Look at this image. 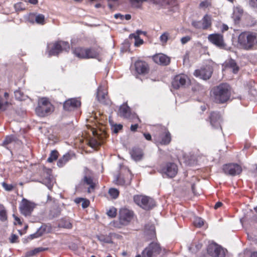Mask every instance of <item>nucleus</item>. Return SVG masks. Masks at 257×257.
Wrapping results in <instances>:
<instances>
[{
    "instance_id": "nucleus-9",
    "label": "nucleus",
    "mask_w": 257,
    "mask_h": 257,
    "mask_svg": "<svg viewBox=\"0 0 257 257\" xmlns=\"http://www.w3.org/2000/svg\"><path fill=\"white\" fill-rule=\"evenodd\" d=\"M35 206L36 204L34 202L24 198L20 203L19 208L21 213L27 216L31 215Z\"/></svg>"
},
{
    "instance_id": "nucleus-16",
    "label": "nucleus",
    "mask_w": 257,
    "mask_h": 257,
    "mask_svg": "<svg viewBox=\"0 0 257 257\" xmlns=\"http://www.w3.org/2000/svg\"><path fill=\"white\" fill-rule=\"evenodd\" d=\"M209 41L218 47L222 48L224 46L223 36L218 34H210L208 36Z\"/></svg>"
},
{
    "instance_id": "nucleus-43",
    "label": "nucleus",
    "mask_w": 257,
    "mask_h": 257,
    "mask_svg": "<svg viewBox=\"0 0 257 257\" xmlns=\"http://www.w3.org/2000/svg\"><path fill=\"white\" fill-rule=\"evenodd\" d=\"M169 36V34L168 32L164 33L160 37V40L163 44H165Z\"/></svg>"
},
{
    "instance_id": "nucleus-28",
    "label": "nucleus",
    "mask_w": 257,
    "mask_h": 257,
    "mask_svg": "<svg viewBox=\"0 0 257 257\" xmlns=\"http://www.w3.org/2000/svg\"><path fill=\"white\" fill-rule=\"evenodd\" d=\"M58 226L67 229L72 228V224L68 219H62L59 222Z\"/></svg>"
},
{
    "instance_id": "nucleus-8",
    "label": "nucleus",
    "mask_w": 257,
    "mask_h": 257,
    "mask_svg": "<svg viewBox=\"0 0 257 257\" xmlns=\"http://www.w3.org/2000/svg\"><path fill=\"white\" fill-rule=\"evenodd\" d=\"M178 171V166L174 163H168L163 165L160 169V172L164 176H165L168 178L174 177L177 174Z\"/></svg>"
},
{
    "instance_id": "nucleus-35",
    "label": "nucleus",
    "mask_w": 257,
    "mask_h": 257,
    "mask_svg": "<svg viewBox=\"0 0 257 257\" xmlns=\"http://www.w3.org/2000/svg\"><path fill=\"white\" fill-rule=\"evenodd\" d=\"M45 229L44 228H43V227H40L36 233L32 234L30 235L31 239L38 238L42 236L44 232H45Z\"/></svg>"
},
{
    "instance_id": "nucleus-56",
    "label": "nucleus",
    "mask_w": 257,
    "mask_h": 257,
    "mask_svg": "<svg viewBox=\"0 0 257 257\" xmlns=\"http://www.w3.org/2000/svg\"><path fill=\"white\" fill-rule=\"evenodd\" d=\"M47 249H48L47 248H43V247H38V248H35V251L36 252V253H38L39 252L45 251V250H46Z\"/></svg>"
},
{
    "instance_id": "nucleus-41",
    "label": "nucleus",
    "mask_w": 257,
    "mask_h": 257,
    "mask_svg": "<svg viewBox=\"0 0 257 257\" xmlns=\"http://www.w3.org/2000/svg\"><path fill=\"white\" fill-rule=\"evenodd\" d=\"M8 105L9 103L7 100H3L0 96V110H5Z\"/></svg>"
},
{
    "instance_id": "nucleus-42",
    "label": "nucleus",
    "mask_w": 257,
    "mask_h": 257,
    "mask_svg": "<svg viewBox=\"0 0 257 257\" xmlns=\"http://www.w3.org/2000/svg\"><path fill=\"white\" fill-rule=\"evenodd\" d=\"M106 213L108 216L112 218L114 217L116 215V209L112 207L107 211Z\"/></svg>"
},
{
    "instance_id": "nucleus-5",
    "label": "nucleus",
    "mask_w": 257,
    "mask_h": 257,
    "mask_svg": "<svg viewBox=\"0 0 257 257\" xmlns=\"http://www.w3.org/2000/svg\"><path fill=\"white\" fill-rule=\"evenodd\" d=\"M70 49V46L68 42L63 41L56 42L53 44L50 50L49 55L56 56L62 51H68Z\"/></svg>"
},
{
    "instance_id": "nucleus-40",
    "label": "nucleus",
    "mask_w": 257,
    "mask_h": 257,
    "mask_svg": "<svg viewBox=\"0 0 257 257\" xmlns=\"http://www.w3.org/2000/svg\"><path fill=\"white\" fill-rule=\"evenodd\" d=\"M194 224L198 227H200L204 224L203 220L200 217H196L194 221Z\"/></svg>"
},
{
    "instance_id": "nucleus-27",
    "label": "nucleus",
    "mask_w": 257,
    "mask_h": 257,
    "mask_svg": "<svg viewBox=\"0 0 257 257\" xmlns=\"http://www.w3.org/2000/svg\"><path fill=\"white\" fill-rule=\"evenodd\" d=\"M249 37L251 49H253L257 46V34L255 33H249Z\"/></svg>"
},
{
    "instance_id": "nucleus-47",
    "label": "nucleus",
    "mask_w": 257,
    "mask_h": 257,
    "mask_svg": "<svg viewBox=\"0 0 257 257\" xmlns=\"http://www.w3.org/2000/svg\"><path fill=\"white\" fill-rule=\"evenodd\" d=\"M122 128V125L121 124H115L113 126V132L114 133H117L118 132V131L120 130H121Z\"/></svg>"
},
{
    "instance_id": "nucleus-12",
    "label": "nucleus",
    "mask_w": 257,
    "mask_h": 257,
    "mask_svg": "<svg viewBox=\"0 0 257 257\" xmlns=\"http://www.w3.org/2000/svg\"><path fill=\"white\" fill-rule=\"evenodd\" d=\"M133 212L127 209H121L119 211V220L121 224L126 225L132 220L133 217Z\"/></svg>"
},
{
    "instance_id": "nucleus-25",
    "label": "nucleus",
    "mask_w": 257,
    "mask_h": 257,
    "mask_svg": "<svg viewBox=\"0 0 257 257\" xmlns=\"http://www.w3.org/2000/svg\"><path fill=\"white\" fill-rule=\"evenodd\" d=\"M171 141V134L168 131H166L161 136V140L160 143L161 145H168Z\"/></svg>"
},
{
    "instance_id": "nucleus-17",
    "label": "nucleus",
    "mask_w": 257,
    "mask_h": 257,
    "mask_svg": "<svg viewBox=\"0 0 257 257\" xmlns=\"http://www.w3.org/2000/svg\"><path fill=\"white\" fill-rule=\"evenodd\" d=\"M212 74L211 69L207 67L206 68H201L200 69L196 70L194 72V75L204 80L209 79Z\"/></svg>"
},
{
    "instance_id": "nucleus-20",
    "label": "nucleus",
    "mask_w": 257,
    "mask_h": 257,
    "mask_svg": "<svg viewBox=\"0 0 257 257\" xmlns=\"http://www.w3.org/2000/svg\"><path fill=\"white\" fill-rule=\"evenodd\" d=\"M211 125L214 128H221L220 122L221 121V115L217 112H212L209 116Z\"/></svg>"
},
{
    "instance_id": "nucleus-57",
    "label": "nucleus",
    "mask_w": 257,
    "mask_h": 257,
    "mask_svg": "<svg viewBox=\"0 0 257 257\" xmlns=\"http://www.w3.org/2000/svg\"><path fill=\"white\" fill-rule=\"evenodd\" d=\"M138 127V124L137 123L135 124H132L131 126V130L133 132H135L137 130Z\"/></svg>"
},
{
    "instance_id": "nucleus-63",
    "label": "nucleus",
    "mask_w": 257,
    "mask_h": 257,
    "mask_svg": "<svg viewBox=\"0 0 257 257\" xmlns=\"http://www.w3.org/2000/svg\"><path fill=\"white\" fill-rule=\"evenodd\" d=\"M29 2L32 4L35 5L37 4L38 0H29Z\"/></svg>"
},
{
    "instance_id": "nucleus-46",
    "label": "nucleus",
    "mask_w": 257,
    "mask_h": 257,
    "mask_svg": "<svg viewBox=\"0 0 257 257\" xmlns=\"http://www.w3.org/2000/svg\"><path fill=\"white\" fill-rule=\"evenodd\" d=\"M116 183L119 185H123L126 183L125 179L121 177V176H119L117 177L116 180Z\"/></svg>"
},
{
    "instance_id": "nucleus-7",
    "label": "nucleus",
    "mask_w": 257,
    "mask_h": 257,
    "mask_svg": "<svg viewBox=\"0 0 257 257\" xmlns=\"http://www.w3.org/2000/svg\"><path fill=\"white\" fill-rule=\"evenodd\" d=\"M118 114L120 116L130 119L133 122L141 121L136 113L131 112L130 108L126 103H123L120 106Z\"/></svg>"
},
{
    "instance_id": "nucleus-2",
    "label": "nucleus",
    "mask_w": 257,
    "mask_h": 257,
    "mask_svg": "<svg viewBox=\"0 0 257 257\" xmlns=\"http://www.w3.org/2000/svg\"><path fill=\"white\" fill-rule=\"evenodd\" d=\"M54 107L49 99L45 97L41 98L38 101V105L35 111L40 116H45L53 112Z\"/></svg>"
},
{
    "instance_id": "nucleus-32",
    "label": "nucleus",
    "mask_w": 257,
    "mask_h": 257,
    "mask_svg": "<svg viewBox=\"0 0 257 257\" xmlns=\"http://www.w3.org/2000/svg\"><path fill=\"white\" fill-rule=\"evenodd\" d=\"M243 13L242 10L236 9L234 10L233 14V18L235 22L239 21L240 19L241 16Z\"/></svg>"
},
{
    "instance_id": "nucleus-53",
    "label": "nucleus",
    "mask_w": 257,
    "mask_h": 257,
    "mask_svg": "<svg viewBox=\"0 0 257 257\" xmlns=\"http://www.w3.org/2000/svg\"><path fill=\"white\" fill-rule=\"evenodd\" d=\"M37 254L36 252L35 251V249L30 251H29L26 252V256L27 257H30L31 256H33L35 254Z\"/></svg>"
},
{
    "instance_id": "nucleus-33",
    "label": "nucleus",
    "mask_w": 257,
    "mask_h": 257,
    "mask_svg": "<svg viewBox=\"0 0 257 257\" xmlns=\"http://www.w3.org/2000/svg\"><path fill=\"white\" fill-rule=\"evenodd\" d=\"M84 181L87 184L90 185V187L88 189V192H90L91 190L94 188V184L93 183V180L90 177L85 176L84 178Z\"/></svg>"
},
{
    "instance_id": "nucleus-21",
    "label": "nucleus",
    "mask_w": 257,
    "mask_h": 257,
    "mask_svg": "<svg viewBox=\"0 0 257 257\" xmlns=\"http://www.w3.org/2000/svg\"><path fill=\"white\" fill-rule=\"evenodd\" d=\"M135 69L140 74H146L149 72V68L148 64L142 61H138L135 64Z\"/></svg>"
},
{
    "instance_id": "nucleus-22",
    "label": "nucleus",
    "mask_w": 257,
    "mask_h": 257,
    "mask_svg": "<svg viewBox=\"0 0 257 257\" xmlns=\"http://www.w3.org/2000/svg\"><path fill=\"white\" fill-rule=\"evenodd\" d=\"M153 59L155 63L163 65H167L170 62V58L163 54L155 55Z\"/></svg>"
},
{
    "instance_id": "nucleus-4",
    "label": "nucleus",
    "mask_w": 257,
    "mask_h": 257,
    "mask_svg": "<svg viewBox=\"0 0 257 257\" xmlns=\"http://www.w3.org/2000/svg\"><path fill=\"white\" fill-rule=\"evenodd\" d=\"M134 200L137 204L146 210L152 209L155 206L154 200L147 196L135 195Z\"/></svg>"
},
{
    "instance_id": "nucleus-58",
    "label": "nucleus",
    "mask_w": 257,
    "mask_h": 257,
    "mask_svg": "<svg viewBox=\"0 0 257 257\" xmlns=\"http://www.w3.org/2000/svg\"><path fill=\"white\" fill-rule=\"evenodd\" d=\"M114 18L116 19L119 18L121 20H123L124 18V16L121 15L120 14H116L114 15Z\"/></svg>"
},
{
    "instance_id": "nucleus-49",
    "label": "nucleus",
    "mask_w": 257,
    "mask_h": 257,
    "mask_svg": "<svg viewBox=\"0 0 257 257\" xmlns=\"http://www.w3.org/2000/svg\"><path fill=\"white\" fill-rule=\"evenodd\" d=\"M81 206L83 208L87 207L89 205V201L88 200L82 199Z\"/></svg>"
},
{
    "instance_id": "nucleus-13",
    "label": "nucleus",
    "mask_w": 257,
    "mask_h": 257,
    "mask_svg": "<svg viewBox=\"0 0 257 257\" xmlns=\"http://www.w3.org/2000/svg\"><path fill=\"white\" fill-rule=\"evenodd\" d=\"M238 41L240 47L246 50H251L249 33H242L238 37Z\"/></svg>"
},
{
    "instance_id": "nucleus-24",
    "label": "nucleus",
    "mask_w": 257,
    "mask_h": 257,
    "mask_svg": "<svg viewBox=\"0 0 257 257\" xmlns=\"http://www.w3.org/2000/svg\"><path fill=\"white\" fill-rule=\"evenodd\" d=\"M18 139L14 135L7 136L3 142L2 146L6 147L9 144L13 143H18Z\"/></svg>"
},
{
    "instance_id": "nucleus-59",
    "label": "nucleus",
    "mask_w": 257,
    "mask_h": 257,
    "mask_svg": "<svg viewBox=\"0 0 257 257\" xmlns=\"http://www.w3.org/2000/svg\"><path fill=\"white\" fill-rule=\"evenodd\" d=\"M144 136L146 140L150 141L151 140L152 137L150 134H144Z\"/></svg>"
},
{
    "instance_id": "nucleus-6",
    "label": "nucleus",
    "mask_w": 257,
    "mask_h": 257,
    "mask_svg": "<svg viewBox=\"0 0 257 257\" xmlns=\"http://www.w3.org/2000/svg\"><path fill=\"white\" fill-rule=\"evenodd\" d=\"M162 251L160 245L152 242L142 252V257H158Z\"/></svg>"
},
{
    "instance_id": "nucleus-51",
    "label": "nucleus",
    "mask_w": 257,
    "mask_h": 257,
    "mask_svg": "<svg viewBox=\"0 0 257 257\" xmlns=\"http://www.w3.org/2000/svg\"><path fill=\"white\" fill-rule=\"evenodd\" d=\"M23 3H19L16 4L15 5V8L16 10H17L18 11L22 10L24 9V8H23Z\"/></svg>"
},
{
    "instance_id": "nucleus-31",
    "label": "nucleus",
    "mask_w": 257,
    "mask_h": 257,
    "mask_svg": "<svg viewBox=\"0 0 257 257\" xmlns=\"http://www.w3.org/2000/svg\"><path fill=\"white\" fill-rule=\"evenodd\" d=\"M70 159L69 155H65L62 158H60L58 162L57 165L59 167H63Z\"/></svg>"
},
{
    "instance_id": "nucleus-62",
    "label": "nucleus",
    "mask_w": 257,
    "mask_h": 257,
    "mask_svg": "<svg viewBox=\"0 0 257 257\" xmlns=\"http://www.w3.org/2000/svg\"><path fill=\"white\" fill-rule=\"evenodd\" d=\"M228 29V27L226 25L223 24L222 25V31H227Z\"/></svg>"
},
{
    "instance_id": "nucleus-26",
    "label": "nucleus",
    "mask_w": 257,
    "mask_h": 257,
    "mask_svg": "<svg viewBox=\"0 0 257 257\" xmlns=\"http://www.w3.org/2000/svg\"><path fill=\"white\" fill-rule=\"evenodd\" d=\"M96 238L102 243H110L112 242L111 238L109 235L100 234L96 235Z\"/></svg>"
},
{
    "instance_id": "nucleus-54",
    "label": "nucleus",
    "mask_w": 257,
    "mask_h": 257,
    "mask_svg": "<svg viewBox=\"0 0 257 257\" xmlns=\"http://www.w3.org/2000/svg\"><path fill=\"white\" fill-rule=\"evenodd\" d=\"M150 233L152 237H155V227L153 225H151L150 226Z\"/></svg>"
},
{
    "instance_id": "nucleus-44",
    "label": "nucleus",
    "mask_w": 257,
    "mask_h": 257,
    "mask_svg": "<svg viewBox=\"0 0 257 257\" xmlns=\"http://www.w3.org/2000/svg\"><path fill=\"white\" fill-rule=\"evenodd\" d=\"M2 186L6 191H11L14 188V186L13 185L8 184L5 182L2 183Z\"/></svg>"
},
{
    "instance_id": "nucleus-55",
    "label": "nucleus",
    "mask_w": 257,
    "mask_h": 257,
    "mask_svg": "<svg viewBox=\"0 0 257 257\" xmlns=\"http://www.w3.org/2000/svg\"><path fill=\"white\" fill-rule=\"evenodd\" d=\"M17 239H18L17 235H16V234H12L11 237V238H10L11 242L12 243L16 242H17Z\"/></svg>"
},
{
    "instance_id": "nucleus-61",
    "label": "nucleus",
    "mask_w": 257,
    "mask_h": 257,
    "mask_svg": "<svg viewBox=\"0 0 257 257\" xmlns=\"http://www.w3.org/2000/svg\"><path fill=\"white\" fill-rule=\"evenodd\" d=\"M222 205V203L221 202H217L215 206H214V209H217L218 208L220 207Z\"/></svg>"
},
{
    "instance_id": "nucleus-60",
    "label": "nucleus",
    "mask_w": 257,
    "mask_h": 257,
    "mask_svg": "<svg viewBox=\"0 0 257 257\" xmlns=\"http://www.w3.org/2000/svg\"><path fill=\"white\" fill-rule=\"evenodd\" d=\"M13 216L14 218H15V220L17 222V223L18 224H22L21 220H20V219L18 217L16 216L15 214H13Z\"/></svg>"
},
{
    "instance_id": "nucleus-19",
    "label": "nucleus",
    "mask_w": 257,
    "mask_h": 257,
    "mask_svg": "<svg viewBox=\"0 0 257 257\" xmlns=\"http://www.w3.org/2000/svg\"><path fill=\"white\" fill-rule=\"evenodd\" d=\"M107 92L104 87L99 86L97 89V98L101 103L108 104L109 100L107 98Z\"/></svg>"
},
{
    "instance_id": "nucleus-18",
    "label": "nucleus",
    "mask_w": 257,
    "mask_h": 257,
    "mask_svg": "<svg viewBox=\"0 0 257 257\" xmlns=\"http://www.w3.org/2000/svg\"><path fill=\"white\" fill-rule=\"evenodd\" d=\"M80 101L76 98H71L65 101L64 103V109L67 111H71L75 108L80 106Z\"/></svg>"
},
{
    "instance_id": "nucleus-45",
    "label": "nucleus",
    "mask_w": 257,
    "mask_h": 257,
    "mask_svg": "<svg viewBox=\"0 0 257 257\" xmlns=\"http://www.w3.org/2000/svg\"><path fill=\"white\" fill-rule=\"evenodd\" d=\"M43 183L46 184L49 189H51V188L52 187V186L51 184L52 179L50 178V177H49L48 178H46L45 179H44Z\"/></svg>"
},
{
    "instance_id": "nucleus-29",
    "label": "nucleus",
    "mask_w": 257,
    "mask_h": 257,
    "mask_svg": "<svg viewBox=\"0 0 257 257\" xmlns=\"http://www.w3.org/2000/svg\"><path fill=\"white\" fill-rule=\"evenodd\" d=\"M226 67L231 69L234 73H236L239 70V67L237 66L235 61L233 60H230L226 64Z\"/></svg>"
},
{
    "instance_id": "nucleus-10",
    "label": "nucleus",
    "mask_w": 257,
    "mask_h": 257,
    "mask_svg": "<svg viewBox=\"0 0 257 257\" xmlns=\"http://www.w3.org/2000/svg\"><path fill=\"white\" fill-rule=\"evenodd\" d=\"M211 24V17L208 15H205L201 21H194L192 22V25L194 28L203 30H206L210 28Z\"/></svg>"
},
{
    "instance_id": "nucleus-36",
    "label": "nucleus",
    "mask_w": 257,
    "mask_h": 257,
    "mask_svg": "<svg viewBox=\"0 0 257 257\" xmlns=\"http://www.w3.org/2000/svg\"><path fill=\"white\" fill-rule=\"evenodd\" d=\"M58 153L57 151H53L51 152L50 156L47 159L48 162L51 163L56 160L58 158Z\"/></svg>"
},
{
    "instance_id": "nucleus-3",
    "label": "nucleus",
    "mask_w": 257,
    "mask_h": 257,
    "mask_svg": "<svg viewBox=\"0 0 257 257\" xmlns=\"http://www.w3.org/2000/svg\"><path fill=\"white\" fill-rule=\"evenodd\" d=\"M72 51L75 56L81 59L94 58L98 56V53L94 49L78 47L73 49Z\"/></svg>"
},
{
    "instance_id": "nucleus-34",
    "label": "nucleus",
    "mask_w": 257,
    "mask_h": 257,
    "mask_svg": "<svg viewBox=\"0 0 257 257\" xmlns=\"http://www.w3.org/2000/svg\"><path fill=\"white\" fill-rule=\"evenodd\" d=\"M7 219L6 210L3 205L0 204V220L4 221Z\"/></svg>"
},
{
    "instance_id": "nucleus-39",
    "label": "nucleus",
    "mask_w": 257,
    "mask_h": 257,
    "mask_svg": "<svg viewBox=\"0 0 257 257\" xmlns=\"http://www.w3.org/2000/svg\"><path fill=\"white\" fill-rule=\"evenodd\" d=\"M89 146L92 148H96L100 145V143L95 139H91L89 141Z\"/></svg>"
},
{
    "instance_id": "nucleus-11",
    "label": "nucleus",
    "mask_w": 257,
    "mask_h": 257,
    "mask_svg": "<svg viewBox=\"0 0 257 257\" xmlns=\"http://www.w3.org/2000/svg\"><path fill=\"white\" fill-rule=\"evenodd\" d=\"M208 254L215 257H224L225 253L223 249L215 243H212L207 247Z\"/></svg>"
},
{
    "instance_id": "nucleus-14",
    "label": "nucleus",
    "mask_w": 257,
    "mask_h": 257,
    "mask_svg": "<svg viewBox=\"0 0 257 257\" xmlns=\"http://www.w3.org/2000/svg\"><path fill=\"white\" fill-rule=\"evenodd\" d=\"M189 82L187 76L184 74L176 75L172 82V86L175 89H178L181 87L185 86Z\"/></svg>"
},
{
    "instance_id": "nucleus-15",
    "label": "nucleus",
    "mask_w": 257,
    "mask_h": 257,
    "mask_svg": "<svg viewBox=\"0 0 257 257\" xmlns=\"http://www.w3.org/2000/svg\"><path fill=\"white\" fill-rule=\"evenodd\" d=\"M223 169L225 174L232 176L238 175L242 171L241 167L236 164L225 165L224 166Z\"/></svg>"
},
{
    "instance_id": "nucleus-64",
    "label": "nucleus",
    "mask_w": 257,
    "mask_h": 257,
    "mask_svg": "<svg viewBox=\"0 0 257 257\" xmlns=\"http://www.w3.org/2000/svg\"><path fill=\"white\" fill-rule=\"evenodd\" d=\"M250 257H257V252H252Z\"/></svg>"
},
{
    "instance_id": "nucleus-48",
    "label": "nucleus",
    "mask_w": 257,
    "mask_h": 257,
    "mask_svg": "<svg viewBox=\"0 0 257 257\" xmlns=\"http://www.w3.org/2000/svg\"><path fill=\"white\" fill-rule=\"evenodd\" d=\"M191 40V37L189 36L182 37L181 39V43L184 45L188 42Z\"/></svg>"
},
{
    "instance_id": "nucleus-23",
    "label": "nucleus",
    "mask_w": 257,
    "mask_h": 257,
    "mask_svg": "<svg viewBox=\"0 0 257 257\" xmlns=\"http://www.w3.org/2000/svg\"><path fill=\"white\" fill-rule=\"evenodd\" d=\"M131 155L135 161L140 160L143 156L142 151L139 148H134L131 152Z\"/></svg>"
},
{
    "instance_id": "nucleus-1",
    "label": "nucleus",
    "mask_w": 257,
    "mask_h": 257,
    "mask_svg": "<svg viewBox=\"0 0 257 257\" xmlns=\"http://www.w3.org/2000/svg\"><path fill=\"white\" fill-rule=\"evenodd\" d=\"M214 101L218 103L227 101L230 96V87L226 83H222L215 87L213 90Z\"/></svg>"
},
{
    "instance_id": "nucleus-30",
    "label": "nucleus",
    "mask_w": 257,
    "mask_h": 257,
    "mask_svg": "<svg viewBox=\"0 0 257 257\" xmlns=\"http://www.w3.org/2000/svg\"><path fill=\"white\" fill-rule=\"evenodd\" d=\"M130 38L131 39L134 38L135 39V46L136 47L139 46L144 42L143 40L141 39L138 35H136V34H131L130 35Z\"/></svg>"
},
{
    "instance_id": "nucleus-38",
    "label": "nucleus",
    "mask_w": 257,
    "mask_h": 257,
    "mask_svg": "<svg viewBox=\"0 0 257 257\" xmlns=\"http://www.w3.org/2000/svg\"><path fill=\"white\" fill-rule=\"evenodd\" d=\"M35 21L37 23L43 25L45 23V16L42 14H39L36 16Z\"/></svg>"
},
{
    "instance_id": "nucleus-52",
    "label": "nucleus",
    "mask_w": 257,
    "mask_h": 257,
    "mask_svg": "<svg viewBox=\"0 0 257 257\" xmlns=\"http://www.w3.org/2000/svg\"><path fill=\"white\" fill-rule=\"evenodd\" d=\"M15 96L16 98L19 100L22 99V96L21 94V92L19 90H17L15 91Z\"/></svg>"
},
{
    "instance_id": "nucleus-37",
    "label": "nucleus",
    "mask_w": 257,
    "mask_h": 257,
    "mask_svg": "<svg viewBox=\"0 0 257 257\" xmlns=\"http://www.w3.org/2000/svg\"><path fill=\"white\" fill-rule=\"evenodd\" d=\"M108 193L113 199H116L119 195V191L115 188H110L108 191Z\"/></svg>"
},
{
    "instance_id": "nucleus-50",
    "label": "nucleus",
    "mask_w": 257,
    "mask_h": 257,
    "mask_svg": "<svg viewBox=\"0 0 257 257\" xmlns=\"http://www.w3.org/2000/svg\"><path fill=\"white\" fill-rule=\"evenodd\" d=\"M248 3L250 7L257 8V0H249Z\"/></svg>"
}]
</instances>
